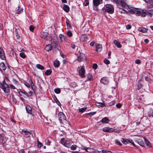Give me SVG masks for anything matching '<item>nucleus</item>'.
<instances>
[{
    "label": "nucleus",
    "mask_w": 153,
    "mask_h": 153,
    "mask_svg": "<svg viewBox=\"0 0 153 153\" xmlns=\"http://www.w3.org/2000/svg\"><path fill=\"white\" fill-rule=\"evenodd\" d=\"M0 88L3 90L6 95L8 96L10 95V91L9 88L5 80H4L2 83L0 84Z\"/></svg>",
    "instance_id": "f257e3e1"
},
{
    "label": "nucleus",
    "mask_w": 153,
    "mask_h": 153,
    "mask_svg": "<svg viewBox=\"0 0 153 153\" xmlns=\"http://www.w3.org/2000/svg\"><path fill=\"white\" fill-rule=\"evenodd\" d=\"M130 13L131 14H134L136 13V15L137 16H141L142 17H145L147 14L146 13L144 12L143 10L141 11L138 10L136 8H132L129 11Z\"/></svg>",
    "instance_id": "f03ea898"
},
{
    "label": "nucleus",
    "mask_w": 153,
    "mask_h": 153,
    "mask_svg": "<svg viewBox=\"0 0 153 153\" xmlns=\"http://www.w3.org/2000/svg\"><path fill=\"white\" fill-rule=\"evenodd\" d=\"M105 11L109 13L112 14L114 11V8L112 5L111 4H107L104 8Z\"/></svg>",
    "instance_id": "7ed1b4c3"
},
{
    "label": "nucleus",
    "mask_w": 153,
    "mask_h": 153,
    "mask_svg": "<svg viewBox=\"0 0 153 153\" xmlns=\"http://www.w3.org/2000/svg\"><path fill=\"white\" fill-rule=\"evenodd\" d=\"M59 143L67 147H69L71 144V143L69 140H65L64 138H61Z\"/></svg>",
    "instance_id": "20e7f679"
},
{
    "label": "nucleus",
    "mask_w": 153,
    "mask_h": 153,
    "mask_svg": "<svg viewBox=\"0 0 153 153\" xmlns=\"http://www.w3.org/2000/svg\"><path fill=\"white\" fill-rule=\"evenodd\" d=\"M112 1L118 6L121 5L123 8L125 7L126 5L125 0H112Z\"/></svg>",
    "instance_id": "39448f33"
},
{
    "label": "nucleus",
    "mask_w": 153,
    "mask_h": 153,
    "mask_svg": "<svg viewBox=\"0 0 153 153\" xmlns=\"http://www.w3.org/2000/svg\"><path fill=\"white\" fill-rule=\"evenodd\" d=\"M58 117L60 122H66V117L63 113L60 112L58 114Z\"/></svg>",
    "instance_id": "423d86ee"
},
{
    "label": "nucleus",
    "mask_w": 153,
    "mask_h": 153,
    "mask_svg": "<svg viewBox=\"0 0 153 153\" xmlns=\"http://www.w3.org/2000/svg\"><path fill=\"white\" fill-rule=\"evenodd\" d=\"M79 75L82 78L85 77V67L83 66L81 67V68L79 71Z\"/></svg>",
    "instance_id": "0eeeda50"
},
{
    "label": "nucleus",
    "mask_w": 153,
    "mask_h": 153,
    "mask_svg": "<svg viewBox=\"0 0 153 153\" xmlns=\"http://www.w3.org/2000/svg\"><path fill=\"white\" fill-rule=\"evenodd\" d=\"M0 58L2 60H5L6 57L4 51L2 47H0Z\"/></svg>",
    "instance_id": "6e6552de"
},
{
    "label": "nucleus",
    "mask_w": 153,
    "mask_h": 153,
    "mask_svg": "<svg viewBox=\"0 0 153 153\" xmlns=\"http://www.w3.org/2000/svg\"><path fill=\"white\" fill-rule=\"evenodd\" d=\"M51 43L53 46L55 48H57L58 47V42L57 39L56 38L52 39L51 41Z\"/></svg>",
    "instance_id": "1a4fd4ad"
},
{
    "label": "nucleus",
    "mask_w": 153,
    "mask_h": 153,
    "mask_svg": "<svg viewBox=\"0 0 153 153\" xmlns=\"http://www.w3.org/2000/svg\"><path fill=\"white\" fill-rule=\"evenodd\" d=\"M22 133L26 137H27L31 134L30 131H27L25 129H23L22 131Z\"/></svg>",
    "instance_id": "9d476101"
},
{
    "label": "nucleus",
    "mask_w": 153,
    "mask_h": 153,
    "mask_svg": "<svg viewBox=\"0 0 153 153\" xmlns=\"http://www.w3.org/2000/svg\"><path fill=\"white\" fill-rule=\"evenodd\" d=\"M0 140L3 144H4L6 142L7 139L6 137L4 136V134L1 133L0 134Z\"/></svg>",
    "instance_id": "9b49d317"
},
{
    "label": "nucleus",
    "mask_w": 153,
    "mask_h": 153,
    "mask_svg": "<svg viewBox=\"0 0 153 153\" xmlns=\"http://www.w3.org/2000/svg\"><path fill=\"white\" fill-rule=\"evenodd\" d=\"M114 129L112 128L106 127L103 129V131L105 132H111L114 131Z\"/></svg>",
    "instance_id": "f8f14e48"
},
{
    "label": "nucleus",
    "mask_w": 153,
    "mask_h": 153,
    "mask_svg": "<svg viewBox=\"0 0 153 153\" xmlns=\"http://www.w3.org/2000/svg\"><path fill=\"white\" fill-rule=\"evenodd\" d=\"M102 0H93V4L95 7H96L99 5Z\"/></svg>",
    "instance_id": "ddd939ff"
},
{
    "label": "nucleus",
    "mask_w": 153,
    "mask_h": 153,
    "mask_svg": "<svg viewBox=\"0 0 153 153\" xmlns=\"http://www.w3.org/2000/svg\"><path fill=\"white\" fill-rule=\"evenodd\" d=\"M100 82L104 84H107L108 83V81L107 78L103 77L101 78Z\"/></svg>",
    "instance_id": "4468645a"
},
{
    "label": "nucleus",
    "mask_w": 153,
    "mask_h": 153,
    "mask_svg": "<svg viewBox=\"0 0 153 153\" xmlns=\"http://www.w3.org/2000/svg\"><path fill=\"white\" fill-rule=\"evenodd\" d=\"M80 40L82 42H86L88 40L87 36L85 35H82L80 39Z\"/></svg>",
    "instance_id": "2eb2a0df"
},
{
    "label": "nucleus",
    "mask_w": 153,
    "mask_h": 153,
    "mask_svg": "<svg viewBox=\"0 0 153 153\" xmlns=\"http://www.w3.org/2000/svg\"><path fill=\"white\" fill-rule=\"evenodd\" d=\"M26 109L27 112L29 114H31L32 112V108L30 106L27 105L26 107Z\"/></svg>",
    "instance_id": "dca6fc26"
},
{
    "label": "nucleus",
    "mask_w": 153,
    "mask_h": 153,
    "mask_svg": "<svg viewBox=\"0 0 153 153\" xmlns=\"http://www.w3.org/2000/svg\"><path fill=\"white\" fill-rule=\"evenodd\" d=\"M136 142L140 146H144V143L142 139L140 138L137 139V140Z\"/></svg>",
    "instance_id": "f3484780"
},
{
    "label": "nucleus",
    "mask_w": 153,
    "mask_h": 153,
    "mask_svg": "<svg viewBox=\"0 0 153 153\" xmlns=\"http://www.w3.org/2000/svg\"><path fill=\"white\" fill-rule=\"evenodd\" d=\"M96 51L98 52H100L102 49V46L100 44H98L96 46Z\"/></svg>",
    "instance_id": "a211bd4d"
},
{
    "label": "nucleus",
    "mask_w": 153,
    "mask_h": 153,
    "mask_svg": "<svg viewBox=\"0 0 153 153\" xmlns=\"http://www.w3.org/2000/svg\"><path fill=\"white\" fill-rule=\"evenodd\" d=\"M6 66L3 62H1L0 63V70L1 71L3 70L4 71L5 70L6 68Z\"/></svg>",
    "instance_id": "6ab92c4d"
},
{
    "label": "nucleus",
    "mask_w": 153,
    "mask_h": 153,
    "mask_svg": "<svg viewBox=\"0 0 153 153\" xmlns=\"http://www.w3.org/2000/svg\"><path fill=\"white\" fill-rule=\"evenodd\" d=\"M144 12L146 13L147 14L146 15H147L148 16H149L151 17L153 15V10H149L147 12H146V10L144 11Z\"/></svg>",
    "instance_id": "aec40b11"
},
{
    "label": "nucleus",
    "mask_w": 153,
    "mask_h": 153,
    "mask_svg": "<svg viewBox=\"0 0 153 153\" xmlns=\"http://www.w3.org/2000/svg\"><path fill=\"white\" fill-rule=\"evenodd\" d=\"M96 104V105L99 108L103 107L105 106V104L103 102H97Z\"/></svg>",
    "instance_id": "412c9836"
},
{
    "label": "nucleus",
    "mask_w": 153,
    "mask_h": 153,
    "mask_svg": "<svg viewBox=\"0 0 153 153\" xmlns=\"http://www.w3.org/2000/svg\"><path fill=\"white\" fill-rule=\"evenodd\" d=\"M114 43L118 48H120L122 47V45L118 41L115 40L114 41Z\"/></svg>",
    "instance_id": "4be33fe9"
},
{
    "label": "nucleus",
    "mask_w": 153,
    "mask_h": 153,
    "mask_svg": "<svg viewBox=\"0 0 153 153\" xmlns=\"http://www.w3.org/2000/svg\"><path fill=\"white\" fill-rule=\"evenodd\" d=\"M146 144L150 147H152V145L151 143L146 138H143Z\"/></svg>",
    "instance_id": "5701e85b"
},
{
    "label": "nucleus",
    "mask_w": 153,
    "mask_h": 153,
    "mask_svg": "<svg viewBox=\"0 0 153 153\" xmlns=\"http://www.w3.org/2000/svg\"><path fill=\"white\" fill-rule=\"evenodd\" d=\"M48 33L47 32H43L42 33V37L45 40L47 39V37L48 36Z\"/></svg>",
    "instance_id": "b1692460"
},
{
    "label": "nucleus",
    "mask_w": 153,
    "mask_h": 153,
    "mask_svg": "<svg viewBox=\"0 0 153 153\" xmlns=\"http://www.w3.org/2000/svg\"><path fill=\"white\" fill-rule=\"evenodd\" d=\"M147 29L143 27L139 28L138 29V30L140 31L143 33L146 32L147 31Z\"/></svg>",
    "instance_id": "393cba45"
},
{
    "label": "nucleus",
    "mask_w": 153,
    "mask_h": 153,
    "mask_svg": "<svg viewBox=\"0 0 153 153\" xmlns=\"http://www.w3.org/2000/svg\"><path fill=\"white\" fill-rule=\"evenodd\" d=\"M63 8L64 10L66 12H68L69 10V7L66 5H64Z\"/></svg>",
    "instance_id": "a878e982"
},
{
    "label": "nucleus",
    "mask_w": 153,
    "mask_h": 153,
    "mask_svg": "<svg viewBox=\"0 0 153 153\" xmlns=\"http://www.w3.org/2000/svg\"><path fill=\"white\" fill-rule=\"evenodd\" d=\"M52 47L50 45H46L45 49L46 51H49L51 49Z\"/></svg>",
    "instance_id": "bb28decb"
},
{
    "label": "nucleus",
    "mask_w": 153,
    "mask_h": 153,
    "mask_svg": "<svg viewBox=\"0 0 153 153\" xmlns=\"http://www.w3.org/2000/svg\"><path fill=\"white\" fill-rule=\"evenodd\" d=\"M59 37L61 42H63L65 41V37L63 35L60 34L59 35Z\"/></svg>",
    "instance_id": "cd10ccee"
},
{
    "label": "nucleus",
    "mask_w": 153,
    "mask_h": 153,
    "mask_svg": "<svg viewBox=\"0 0 153 153\" xmlns=\"http://www.w3.org/2000/svg\"><path fill=\"white\" fill-rule=\"evenodd\" d=\"M30 85L27 82H25L24 83L25 85L28 88L30 87V85H32V84H33V82L31 79H30Z\"/></svg>",
    "instance_id": "c85d7f7f"
},
{
    "label": "nucleus",
    "mask_w": 153,
    "mask_h": 153,
    "mask_svg": "<svg viewBox=\"0 0 153 153\" xmlns=\"http://www.w3.org/2000/svg\"><path fill=\"white\" fill-rule=\"evenodd\" d=\"M54 65L55 67H58L59 65V63L58 60H56L53 62Z\"/></svg>",
    "instance_id": "c756f323"
},
{
    "label": "nucleus",
    "mask_w": 153,
    "mask_h": 153,
    "mask_svg": "<svg viewBox=\"0 0 153 153\" xmlns=\"http://www.w3.org/2000/svg\"><path fill=\"white\" fill-rule=\"evenodd\" d=\"M37 68L39 69L43 70L44 69V67L40 64H37L36 65Z\"/></svg>",
    "instance_id": "7c9ffc66"
},
{
    "label": "nucleus",
    "mask_w": 153,
    "mask_h": 153,
    "mask_svg": "<svg viewBox=\"0 0 153 153\" xmlns=\"http://www.w3.org/2000/svg\"><path fill=\"white\" fill-rule=\"evenodd\" d=\"M87 108L86 107L82 108H79L78 110V111L79 112L83 113L84 112L86 109Z\"/></svg>",
    "instance_id": "2f4dec72"
},
{
    "label": "nucleus",
    "mask_w": 153,
    "mask_h": 153,
    "mask_svg": "<svg viewBox=\"0 0 153 153\" xmlns=\"http://www.w3.org/2000/svg\"><path fill=\"white\" fill-rule=\"evenodd\" d=\"M108 120V119L107 117H105L101 120V121L102 123H107Z\"/></svg>",
    "instance_id": "473e14b6"
},
{
    "label": "nucleus",
    "mask_w": 153,
    "mask_h": 153,
    "mask_svg": "<svg viewBox=\"0 0 153 153\" xmlns=\"http://www.w3.org/2000/svg\"><path fill=\"white\" fill-rule=\"evenodd\" d=\"M51 73V71L50 70H47L45 73V74L47 76L50 75Z\"/></svg>",
    "instance_id": "72a5a7b5"
},
{
    "label": "nucleus",
    "mask_w": 153,
    "mask_h": 153,
    "mask_svg": "<svg viewBox=\"0 0 153 153\" xmlns=\"http://www.w3.org/2000/svg\"><path fill=\"white\" fill-rule=\"evenodd\" d=\"M54 92L56 93L57 94H59L60 93L61 91L60 89L59 88H56L55 89Z\"/></svg>",
    "instance_id": "f704fd0d"
},
{
    "label": "nucleus",
    "mask_w": 153,
    "mask_h": 153,
    "mask_svg": "<svg viewBox=\"0 0 153 153\" xmlns=\"http://www.w3.org/2000/svg\"><path fill=\"white\" fill-rule=\"evenodd\" d=\"M67 34L69 37H71L73 35L72 33L70 31H68L67 32Z\"/></svg>",
    "instance_id": "c9c22d12"
},
{
    "label": "nucleus",
    "mask_w": 153,
    "mask_h": 153,
    "mask_svg": "<svg viewBox=\"0 0 153 153\" xmlns=\"http://www.w3.org/2000/svg\"><path fill=\"white\" fill-rule=\"evenodd\" d=\"M121 141L122 143L125 144H126L128 143V140L123 138L122 139Z\"/></svg>",
    "instance_id": "e433bc0d"
},
{
    "label": "nucleus",
    "mask_w": 153,
    "mask_h": 153,
    "mask_svg": "<svg viewBox=\"0 0 153 153\" xmlns=\"http://www.w3.org/2000/svg\"><path fill=\"white\" fill-rule=\"evenodd\" d=\"M54 100L55 101H56V103L59 105H60L61 104L58 100L57 99L56 97H55V98H54Z\"/></svg>",
    "instance_id": "4c0bfd02"
},
{
    "label": "nucleus",
    "mask_w": 153,
    "mask_h": 153,
    "mask_svg": "<svg viewBox=\"0 0 153 153\" xmlns=\"http://www.w3.org/2000/svg\"><path fill=\"white\" fill-rule=\"evenodd\" d=\"M19 55L21 57L23 58H25L26 57V55H25V53L23 52H21L20 53Z\"/></svg>",
    "instance_id": "58836bf2"
},
{
    "label": "nucleus",
    "mask_w": 153,
    "mask_h": 153,
    "mask_svg": "<svg viewBox=\"0 0 153 153\" xmlns=\"http://www.w3.org/2000/svg\"><path fill=\"white\" fill-rule=\"evenodd\" d=\"M37 142L38 143V148H41L42 146V143L40 142L39 140H37Z\"/></svg>",
    "instance_id": "ea45409f"
},
{
    "label": "nucleus",
    "mask_w": 153,
    "mask_h": 153,
    "mask_svg": "<svg viewBox=\"0 0 153 153\" xmlns=\"http://www.w3.org/2000/svg\"><path fill=\"white\" fill-rule=\"evenodd\" d=\"M34 26L32 25H30L29 27V29L32 32H33L34 31Z\"/></svg>",
    "instance_id": "a19ab883"
},
{
    "label": "nucleus",
    "mask_w": 153,
    "mask_h": 153,
    "mask_svg": "<svg viewBox=\"0 0 153 153\" xmlns=\"http://www.w3.org/2000/svg\"><path fill=\"white\" fill-rule=\"evenodd\" d=\"M89 3L88 0H85L83 3V5L85 6H87L89 4Z\"/></svg>",
    "instance_id": "79ce46f5"
},
{
    "label": "nucleus",
    "mask_w": 153,
    "mask_h": 153,
    "mask_svg": "<svg viewBox=\"0 0 153 153\" xmlns=\"http://www.w3.org/2000/svg\"><path fill=\"white\" fill-rule=\"evenodd\" d=\"M93 149H92L90 147H87L86 148V151L88 152H92V150Z\"/></svg>",
    "instance_id": "37998d69"
},
{
    "label": "nucleus",
    "mask_w": 153,
    "mask_h": 153,
    "mask_svg": "<svg viewBox=\"0 0 153 153\" xmlns=\"http://www.w3.org/2000/svg\"><path fill=\"white\" fill-rule=\"evenodd\" d=\"M104 62L107 65L109 64L110 63V61L107 59H105L104 60Z\"/></svg>",
    "instance_id": "c03bdc74"
},
{
    "label": "nucleus",
    "mask_w": 153,
    "mask_h": 153,
    "mask_svg": "<svg viewBox=\"0 0 153 153\" xmlns=\"http://www.w3.org/2000/svg\"><path fill=\"white\" fill-rule=\"evenodd\" d=\"M76 145H74L72 146L71 148V149L72 150H74L76 149Z\"/></svg>",
    "instance_id": "a18cd8bd"
},
{
    "label": "nucleus",
    "mask_w": 153,
    "mask_h": 153,
    "mask_svg": "<svg viewBox=\"0 0 153 153\" xmlns=\"http://www.w3.org/2000/svg\"><path fill=\"white\" fill-rule=\"evenodd\" d=\"M149 116V117H153V111L152 110H151L148 113Z\"/></svg>",
    "instance_id": "49530a36"
},
{
    "label": "nucleus",
    "mask_w": 153,
    "mask_h": 153,
    "mask_svg": "<svg viewBox=\"0 0 153 153\" xmlns=\"http://www.w3.org/2000/svg\"><path fill=\"white\" fill-rule=\"evenodd\" d=\"M12 100L13 102L15 103H16L17 100L14 97V95H12Z\"/></svg>",
    "instance_id": "de8ad7c7"
},
{
    "label": "nucleus",
    "mask_w": 153,
    "mask_h": 153,
    "mask_svg": "<svg viewBox=\"0 0 153 153\" xmlns=\"http://www.w3.org/2000/svg\"><path fill=\"white\" fill-rule=\"evenodd\" d=\"M45 144L46 145H50V144L51 143V142L50 141L48 140H45Z\"/></svg>",
    "instance_id": "09e8293b"
},
{
    "label": "nucleus",
    "mask_w": 153,
    "mask_h": 153,
    "mask_svg": "<svg viewBox=\"0 0 153 153\" xmlns=\"http://www.w3.org/2000/svg\"><path fill=\"white\" fill-rule=\"evenodd\" d=\"M77 60L79 61H81L83 60V58L81 57V56H80L78 57Z\"/></svg>",
    "instance_id": "8fccbe9b"
},
{
    "label": "nucleus",
    "mask_w": 153,
    "mask_h": 153,
    "mask_svg": "<svg viewBox=\"0 0 153 153\" xmlns=\"http://www.w3.org/2000/svg\"><path fill=\"white\" fill-rule=\"evenodd\" d=\"M115 142L116 144H118L119 145L121 146L122 145V144L119 142L117 140H115Z\"/></svg>",
    "instance_id": "3c124183"
},
{
    "label": "nucleus",
    "mask_w": 153,
    "mask_h": 153,
    "mask_svg": "<svg viewBox=\"0 0 153 153\" xmlns=\"http://www.w3.org/2000/svg\"><path fill=\"white\" fill-rule=\"evenodd\" d=\"M97 67V64L94 63L93 65V68L94 70H96Z\"/></svg>",
    "instance_id": "603ef678"
},
{
    "label": "nucleus",
    "mask_w": 153,
    "mask_h": 153,
    "mask_svg": "<svg viewBox=\"0 0 153 153\" xmlns=\"http://www.w3.org/2000/svg\"><path fill=\"white\" fill-rule=\"evenodd\" d=\"M101 152L102 153H112L111 151L105 150H102Z\"/></svg>",
    "instance_id": "864d4df0"
},
{
    "label": "nucleus",
    "mask_w": 153,
    "mask_h": 153,
    "mask_svg": "<svg viewBox=\"0 0 153 153\" xmlns=\"http://www.w3.org/2000/svg\"><path fill=\"white\" fill-rule=\"evenodd\" d=\"M96 114V112H92L89 113L88 114L90 116H92Z\"/></svg>",
    "instance_id": "5fc2aeb1"
},
{
    "label": "nucleus",
    "mask_w": 153,
    "mask_h": 153,
    "mask_svg": "<svg viewBox=\"0 0 153 153\" xmlns=\"http://www.w3.org/2000/svg\"><path fill=\"white\" fill-rule=\"evenodd\" d=\"M23 11V9H21L19 11H17L16 12V13L18 14H19L21 13Z\"/></svg>",
    "instance_id": "6e6d98bb"
},
{
    "label": "nucleus",
    "mask_w": 153,
    "mask_h": 153,
    "mask_svg": "<svg viewBox=\"0 0 153 153\" xmlns=\"http://www.w3.org/2000/svg\"><path fill=\"white\" fill-rule=\"evenodd\" d=\"M92 153H100L101 152V151H99L96 150H94L93 151H92Z\"/></svg>",
    "instance_id": "4d7b16f0"
},
{
    "label": "nucleus",
    "mask_w": 153,
    "mask_h": 153,
    "mask_svg": "<svg viewBox=\"0 0 153 153\" xmlns=\"http://www.w3.org/2000/svg\"><path fill=\"white\" fill-rule=\"evenodd\" d=\"M20 92L24 94L25 95V97H28V94L26 92H23L22 91H20L19 92V94H20Z\"/></svg>",
    "instance_id": "13d9d810"
},
{
    "label": "nucleus",
    "mask_w": 153,
    "mask_h": 153,
    "mask_svg": "<svg viewBox=\"0 0 153 153\" xmlns=\"http://www.w3.org/2000/svg\"><path fill=\"white\" fill-rule=\"evenodd\" d=\"M131 26L130 25H128L126 26V28L127 29L129 30L131 28Z\"/></svg>",
    "instance_id": "bf43d9fd"
},
{
    "label": "nucleus",
    "mask_w": 153,
    "mask_h": 153,
    "mask_svg": "<svg viewBox=\"0 0 153 153\" xmlns=\"http://www.w3.org/2000/svg\"><path fill=\"white\" fill-rule=\"evenodd\" d=\"M115 101H112L111 102H110L109 104L110 106H112L114 105L115 104Z\"/></svg>",
    "instance_id": "052dcab7"
},
{
    "label": "nucleus",
    "mask_w": 153,
    "mask_h": 153,
    "mask_svg": "<svg viewBox=\"0 0 153 153\" xmlns=\"http://www.w3.org/2000/svg\"><path fill=\"white\" fill-rule=\"evenodd\" d=\"M87 77L88 80H90L91 79V74H88L87 75Z\"/></svg>",
    "instance_id": "680f3d73"
},
{
    "label": "nucleus",
    "mask_w": 153,
    "mask_h": 153,
    "mask_svg": "<svg viewBox=\"0 0 153 153\" xmlns=\"http://www.w3.org/2000/svg\"><path fill=\"white\" fill-rule=\"evenodd\" d=\"M141 62L140 60L139 59H136L135 60V63L137 64H139Z\"/></svg>",
    "instance_id": "e2e57ef3"
},
{
    "label": "nucleus",
    "mask_w": 153,
    "mask_h": 153,
    "mask_svg": "<svg viewBox=\"0 0 153 153\" xmlns=\"http://www.w3.org/2000/svg\"><path fill=\"white\" fill-rule=\"evenodd\" d=\"M121 105L120 103H117L116 105V106L119 108H120L121 107Z\"/></svg>",
    "instance_id": "0e129e2a"
},
{
    "label": "nucleus",
    "mask_w": 153,
    "mask_h": 153,
    "mask_svg": "<svg viewBox=\"0 0 153 153\" xmlns=\"http://www.w3.org/2000/svg\"><path fill=\"white\" fill-rule=\"evenodd\" d=\"M111 51H110L108 53V59L110 58H111Z\"/></svg>",
    "instance_id": "69168bd1"
},
{
    "label": "nucleus",
    "mask_w": 153,
    "mask_h": 153,
    "mask_svg": "<svg viewBox=\"0 0 153 153\" xmlns=\"http://www.w3.org/2000/svg\"><path fill=\"white\" fill-rule=\"evenodd\" d=\"M16 37L17 39H19V38H20V36L18 35V34L17 32L16 34Z\"/></svg>",
    "instance_id": "338daca9"
},
{
    "label": "nucleus",
    "mask_w": 153,
    "mask_h": 153,
    "mask_svg": "<svg viewBox=\"0 0 153 153\" xmlns=\"http://www.w3.org/2000/svg\"><path fill=\"white\" fill-rule=\"evenodd\" d=\"M94 42H91L90 43V45L91 46H93L94 45Z\"/></svg>",
    "instance_id": "774afa93"
}]
</instances>
